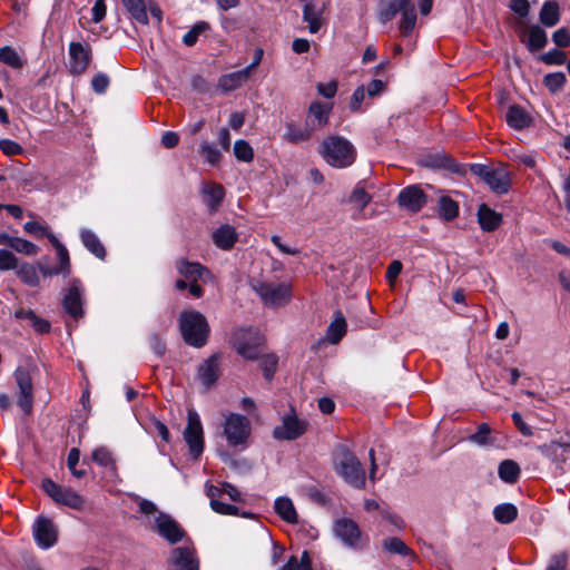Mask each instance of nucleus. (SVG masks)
<instances>
[{
  "label": "nucleus",
  "mask_w": 570,
  "mask_h": 570,
  "mask_svg": "<svg viewBox=\"0 0 570 570\" xmlns=\"http://www.w3.org/2000/svg\"><path fill=\"white\" fill-rule=\"evenodd\" d=\"M335 472L351 487L364 489L366 474L363 464L345 444H338L333 453Z\"/></svg>",
  "instance_id": "obj_1"
},
{
  "label": "nucleus",
  "mask_w": 570,
  "mask_h": 570,
  "mask_svg": "<svg viewBox=\"0 0 570 570\" xmlns=\"http://www.w3.org/2000/svg\"><path fill=\"white\" fill-rule=\"evenodd\" d=\"M179 330L184 342L196 348L206 345L210 332L206 317L195 309L180 313Z\"/></svg>",
  "instance_id": "obj_2"
},
{
  "label": "nucleus",
  "mask_w": 570,
  "mask_h": 570,
  "mask_svg": "<svg viewBox=\"0 0 570 570\" xmlns=\"http://www.w3.org/2000/svg\"><path fill=\"white\" fill-rule=\"evenodd\" d=\"M320 154L328 165L336 168L351 166L356 157L354 146L340 136L325 138L320 147Z\"/></svg>",
  "instance_id": "obj_3"
},
{
  "label": "nucleus",
  "mask_w": 570,
  "mask_h": 570,
  "mask_svg": "<svg viewBox=\"0 0 570 570\" xmlns=\"http://www.w3.org/2000/svg\"><path fill=\"white\" fill-rule=\"evenodd\" d=\"M250 287L259 296L263 304L269 307L285 306L292 298V287L285 283L274 284L253 279Z\"/></svg>",
  "instance_id": "obj_4"
},
{
  "label": "nucleus",
  "mask_w": 570,
  "mask_h": 570,
  "mask_svg": "<svg viewBox=\"0 0 570 570\" xmlns=\"http://www.w3.org/2000/svg\"><path fill=\"white\" fill-rule=\"evenodd\" d=\"M41 489L55 503L73 510H83L86 499L71 488L60 485L49 478L41 481Z\"/></svg>",
  "instance_id": "obj_5"
},
{
  "label": "nucleus",
  "mask_w": 570,
  "mask_h": 570,
  "mask_svg": "<svg viewBox=\"0 0 570 570\" xmlns=\"http://www.w3.org/2000/svg\"><path fill=\"white\" fill-rule=\"evenodd\" d=\"M230 343L237 354L246 360H258L263 353L259 337L252 330H236L230 337Z\"/></svg>",
  "instance_id": "obj_6"
},
{
  "label": "nucleus",
  "mask_w": 570,
  "mask_h": 570,
  "mask_svg": "<svg viewBox=\"0 0 570 570\" xmlns=\"http://www.w3.org/2000/svg\"><path fill=\"white\" fill-rule=\"evenodd\" d=\"M250 421L238 413H230L224 423V435L230 446L245 445L250 436Z\"/></svg>",
  "instance_id": "obj_7"
},
{
  "label": "nucleus",
  "mask_w": 570,
  "mask_h": 570,
  "mask_svg": "<svg viewBox=\"0 0 570 570\" xmlns=\"http://www.w3.org/2000/svg\"><path fill=\"white\" fill-rule=\"evenodd\" d=\"M184 440L188 445L191 458L198 460L204 451V432L199 415L195 410L188 411Z\"/></svg>",
  "instance_id": "obj_8"
},
{
  "label": "nucleus",
  "mask_w": 570,
  "mask_h": 570,
  "mask_svg": "<svg viewBox=\"0 0 570 570\" xmlns=\"http://www.w3.org/2000/svg\"><path fill=\"white\" fill-rule=\"evenodd\" d=\"M307 428V421L299 419L292 407L291 412L282 417V424L274 428L273 438L279 441H294L301 438Z\"/></svg>",
  "instance_id": "obj_9"
},
{
  "label": "nucleus",
  "mask_w": 570,
  "mask_h": 570,
  "mask_svg": "<svg viewBox=\"0 0 570 570\" xmlns=\"http://www.w3.org/2000/svg\"><path fill=\"white\" fill-rule=\"evenodd\" d=\"M13 376L18 387L17 404L26 415H30L33 410V385L30 372L24 367H18Z\"/></svg>",
  "instance_id": "obj_10"
},
{
  "label": "nucleus",
  "mask_w": 570,
  "mask_h": 570,
  "mask_svg": "<svg viewBox=\"0 0 570 570\" xmlns=\"http://www.w3.org/2000/svg\"><path fill=\"white\" fill-rule=\"evenodd\" d=\"M82 294V282L79 278H71L69 281L67 292L62 298V306L65 312L75 321H78L85 315V301Z\"/></svg>",
  "instance_id": "obj_11"
},
{
  "label": "nucleus",
  "mask_w": 570,
  "mask_h": 570,
  "mask_svg": "<svg viewBox=\"0 0 570 570\" xmlns=\"http://www.w3.org/2000/svg\"><path fill=\"white\" fill-rule=\"evenodd\" d=\"M32 534L37 544L42 549L53 547L58 541V528L47 517H38L32 525Z\"/></svg>",
  "instance_id": "obj_12"
},
{
  "label": "nucleus",
  "mask_w": 570,
  "mask_h": 570,
  "mask_svg": "<svg viewBox=\"0 0 570 570\" xmlns=\"http://www.w3.org/2000/svg\"><path fill=\"white\" fill-rule=\"evenodd\" d=\"M91 60L92 51L89 45L82 42H71L69 45V71L71 75L85 73Z\"/></svg>",
  "instance_id": "obj_13"
},
{
  "label": "nucleus",
  "mask_w": 570,
  "mask_h": 570,
  "mask_svg": "<svg viewBox=\"0 0 570 570\" xmlns=\"http://www.w3.org/2000/svg\"><path fill=\"white\" fill-rule=\"evenodd\" d=\"M428 203V195L421 186H406L397 195V204L411 213H419Z\"/></svg>",
  "instance_id": "obj_14"
},
{
  "label": "nucleus",
  "mask_w": 570,
  "mask_h": 570,
  "mask_svg": "<svg viewBox=\"0 0 570 570\" xmlns=\"http://www.w3.org/2000/svg\"><path fill=\"white\" fill-rule=\"evenodd\" d=\"M303 4V20L307 22L311 33H316L322 27V16L330 0H301Z\"/></svg>",
  "instance_id": "obj_15"
},
{
  "label": "nucleus",
  "mask_w": 570,
  "mask_h": 570,
  "mask_svg": "<svg viewBox=\"0 0 570 570\" xmlns=\"http://www.w3.org/2000/svg\"><path fill=\"white\" fill-rule=\"evenodd\" d=\"M156 530L160 537L175 544L185 537L184 529L170 515L159 512L155 519Z\"/></svg>",
  "instance_id": "obj_16"
},
{
  "label": "nucleus",
  "mask_w": 570,
  "mask_h": 570,
  "mask_svg": "<svg viewBox=\"0 0 570 570\" xmlns=\"http://www.w3.org/2000/svg\"><path fill=\"white\" fill-rule=\"evenodd\" d=\"M332 109V104L313 101L308 107L305 122L313 131L322 129L328 124Z\"/></svg>",
  "instance_id": "obj_17"
},
{
  "label": "nucleus",
  "mask_w": 570,
  "mask_h": 570,
  "mask_svg": "<svg viewBox=\"0 0 570 570\" xmlns=\"http://www.w3.org/2000/svg\"><path fill=\"white\" fill-rule=\"evenodd\" d=\"M335 534L348 547H356L361 538L357 523L351 519L342 518L334 523Z\"/></svg>",
  "instance_id": "obj_18"
},
{
  "label": "nucleus",
  "mask_w": 570,
  "mask_h": 570,
  "mask_svg": "<svg viewBox=\"0 0 570 570\" xmlns=\"http://www.w3.org/2000/svg\"><path fill=\"white\" fill-rule=\"evenodd\" d=\"M169 570H199L194 550L186 547L174 549Z\"/></svg>",
  "instance_id": "obj_19"
},
{
  "label": "nucleus",
  "mask_w": 570,
  "mask_h": 570,
  "mask_svg": "<svg viewBox=\"0 0 570 570\" xmlns=\"http://www.w3.org/2000/svg\"><path fill=\"white\" fill-rule=\"evenodd\" d=\"M410 6H412V0H381L379 3V19L382 23H386Z\"/></svg>",
  "instance_id": "obj_20"
},
{
  "label": "nucleus",
  "mask_w": 570,
  "mask_h": 570,
  "mask_svg": "<svg viewBox=\"0 0 570 570\" xmlns=\"http://www.w3.org/2000/svg\"><path fill=\"white\" fill-rule=\"evenodd\" d=\"M313 130L305 122V126L302 127L294 121H287L285 124V131L283 134V139L289 144L298 145L305 141H308L313 136Z\"/></svg>",
  "instance_id": "obj_21"
},
{
  "label": "nucleus",
  "mask_w": 570,
  "mask_h": 570,
  "mask_svg": "<svg viewBox=\"0 0 570 570\" xmlns=\"http://www.w3.org/2000/svg\"><path fill=\"white\" fill-rule=\"evenodd\" d=\"M212 237L215 246L223 250L232 249L236 242L238 240V234L236 229L228 224L219 226L213 233Z\"/></svg>",
  "instance_id": "obj_22"
},
{
  "label": "nucleus",
  "mask_w": 570,
  "mask_h": 570,
  "mask_svg": "<svg viewBox=\"0 0 570 570\" xmlns=\"http://www.w3.org/2000/svg\"><path fill=\"white\" fill-rule=\"evenodd\" d=\"M505 121L511 128L522 130L531 126L532 117L521 106L512 105L507 110Z\"/></svg>",
  "instance_id": "obj_23"
},
{
  "label": "nucleus",
  "mask_w": 570,
  "mask_h": 570,
  "mask_svg": "<svg viewBox=\"0 0 570 570\" xmlns=\"http://www.w3.org/2000/svg\"><path fill=\"white\" fill-rule=\"evenodd\" d=\"M485 184L495 194H507L511 188L510 173L502 167L493 168Z\"/></svg>",
  "instance_id": "obj_24"
},
{
  "label": "nucleus",
  "mask_w": 570,
  "mask_h": 570,
  "mask_svg": "<svg viewBox=\"0 0 570 570\" xmlns=\"http://www.w3.org/2000/svg\"><path fill=\"white\" fill-rule=\"evenodd\" d=\"M478 222L484 232H494L502 223V215L491 209L487 204H481L478 208Z\"/></svg>",
  "instance_id": "obj_25"
},
{
  "label": "nucleus",
  "mask_w": 570,
  "mask_h": 570,
  "mask_svg": "<svg viewBox=\"0 0 570 570\" xmlns=\"http://www.w3.org/2000/svg\"><path fill=\"white\" fill-rule=\"evenodd\" d=\"M219 376L218 357L212 355L198 368V377L204 386L209 389L216 383Z\"/></svg>",
  "instance_id": "obj_26"
},
{
  "label": "nucleus",
  "mask_w": 570,
  "mask_h": 570,
  "mask_svg": "<svg viewBox=\"0 0 570 570\" xmlns=\"http://www.w3.org/2000/svg\"><path fill=\"white\" fill-rule=\"evenodd\" d=\"M176 269L188 282L198 281L207 272V268L200 263L190 262L186 258L176 261Z\"/></svg>",
  "instance_id": "obj_27"
},
{
  "label": "nucleus",
  "mask_w": 570,
  "mask_h": 570,
  "mask_svg": "<svg viewBox=\"0 0 570 570\" xmlns=\"http://www.w3.org/2000/svg\"><path fill=\"white\" fill-rule=\"evenodd\" d=\"M346 320L341 311H335L334 320L330 323L326 330V340L331 344H337L346 334Z\"/></svg>",
  "instance_id": "obj_28"
},
{
  "label": "nucleus",
  "mask_w": 570,
  "mask_h": 570,
  "mask_svg": "<svg viewBox=\"0 0 570 570\" xmlns=\"http://www.w3.org/2000/svg\"><path fill=\"white\" fill-rule=\"evenodd\" d=\"M247 70L242 69L219 77L218 87L224 92L234 91L249 79Z\"/></svg>",
  "instance_id": "obj_29"
},
{
  "label": "nucleus",
  "mask_w": 570,
  "mask_h": 570,
  "mask_svg": "<svg viewBox=\"0 0 570 570\" xmlns=\"http://www.w3.org/2000/svg\"><path fill=\"white\" fill-rule=\"evenodd\" d=\"M83 246L97 258L105 259L107 252L98 236L90 229L83 228L80 232Z\"/></svg>",
  "instance_id": "obj_30"
},
{
  "label": "nucleus",
  "mask_w": 570,
  "mask_h": 570,
  "mask_svg": "<svg viewBox=\"0 0 570 570\" xmlns=\"http://www.w3.org/2000/svg\"><path fill=\"white\" fill-rule=\"evenodd\" d=\"M521 41L527 45L531 52H534L547 46L548 37L546 31L540 26L534 24L529 28L527 40L521 38Z\"/></svg>",
  "instance_id": "obj_31"
},
{
  "label": "nucleus",
  "mask_w": 570,
  "mask_h": 570,
  "mask_svg": "<svg viewBox=\"0 0 570 570\" xmlns=\"http://www.w3.org/2000/svg\"><path fill=\"white\" fill-rule=\"evenodd\" d=\"M539 19L544 27H554L560 21V8L558 2L546 1L541 7Z\"/></svg>",
  "instance_id": "obj_32"
},
{
  "label": "nucleus",
  "mask_w": 570,
  "mask_h": 570,
  "mask_svg": "<svg viewBox=\"0 0 570 570\" xmlns=\"http://www.w3.org/2000/svg\"><path fill=\"white\" fill-rule=\"evenodd\" d=\"M204 202L210 210H216L224 199L225 190L219 184H208L203 189Z\"/></svg>",
  "instance_id": "obj_33"
},
{
  "label": "nucleus",
  "mask_w": 570,
  "mask_h": 570,
  "mask_svg": "<svg viewBox=\"0 0 570 570\" xmlns=\"http://www.w3.org/2000/svg\"><path fill=\"white\" fill-rule=\"evenodd\" d=\"M130 17L141 24L148 23L147 7L144 0H121Z\"/></svg>",
  "instance_id": "obj_34"
},
{
  "label": "nucleus",
  "mask_w": 570,
  "mask_h": 570,
  "mask_svg": "<svg viewBox=\"0 0 570 570\" xmlns=\"http://www.w3.org/2000/svg\"><path fill=\"white\" fill-rule=\"evenodd\" d=\"M520 466L513 460H504L500 463L498 474L507 483L513 484L520 478Z\"/></svg>",
  "instance_id": "obj_35"
},
{
  "label": "nucleus",
  "mask_w": 570,
  "mask_h": 570,
  "mask_svg": "<svg viewBox=\"0 0 570 570\" xmlns=\"http://www.w3.org/2000/svg\"><path fill=\"white\" fill-rule=\"evenodd\" d=\"M275 511L284 521L288 523H297V513L291 499H276Z\"/></svg>",
  "instance_id": "obj_36"
},
{
  "label": "nucleus",
  "mask_w": 570,
  "mask_h": 570,
  "mask_svg": "<svg viewBox=\"0 0 570 570\" xmlns=\"http://www.w3.org/2000/svg\"><path fill=\"white\" fill-rule=\"evenodd\" d=\"M438 204H439L438 213L442 219H444L446 222H451L458 217L459 204L455 200H453L451 197L441 196Z\"/></svg>",
  "instance_id": "obj_37"
},
{
  "label": "nucleus",
  "mask_w": 570,
  "mask_h": 570,
  "mask_svg": "<svg viewBox=\"0 0 570 570\" xmlns=\"http://www.w3.org/2000/svg\"><path fill=\"white\" fill-rule=\"evenodd\" d=\"M493 517L501 524H509L518 517V509L512 503H502L494 508Z\"/></svg>",
  "instance_id": "obj_38"
},
{
  "label": "nucleus",
  "mask_w": 570,
  "mask_h": 570,
  "mask_svg": "<svg viewBox=\"0 0 570 570\" xmlns=\"http://www.w3.org/2000/svg\"><path fill=\"white\" fill-rule=\"evenodd\" d=\"M91 458L92 461L96 462L98 465L108 469L112 473L117 472L116 461L112 458L111 452L107 448H97L96 450L92 451Z\"/></svg>",
  "instance_id": "obj_39"
},
{
  "label": "nucleus",
  "mask_w": 570,
  "mask_h": 570,
  "mask_svg": "<svg viewBox=\"0 0 570 570\" xmlns=\"http://www.w3.org/2000/svg\"><path fill=\"white\" fill-rule=\"evenodd\" d=\"M425 166L431 168H442L452 173H460V165H458L451 157L445 155H436L425 160Z\"/></svg>",
  "instance_id": "obj_40"
},
{
  "label": "nucleus",
  "mask_w": 570,
  "mask_h": 570,
  "mask_svg": "<svg viewBox=\"0 0 570 570\" xmlns=\"http://www.w3.org/2000/svg\"><path fill=\"white\" fill-rule=\"evenodd\" d=\"M0 62L13 69H21L26 61L18 55L16 49L4 46L0 48Z\"/></svg>",
  "instance_id": "obj_41"
},
{
  "label": "nucleus",
  "mask_w": 570,
  "mask_h": 570,
  "mask_svg": "<svg viewBox=\"0 0 570 570\" xmlns=\"http://www.w3.org/2000/svg\"><path fill=\"white\" fill-rule=\"evenodd\" d=\"M17 275L18 277L27 285L29 286H38L39 285V276H38V272H37V268L29 264V263H24L20 266H18L17 268Z\"/></svg>",
  "instance_id": "obj_42"
},
{
  "label": "nucleus",
  "mask_w": 570,
  "mask_h": 570,
  "mask_svg": "<svg viewBox=\"0 0 570 570\" xmlns=\"http://www.w3.org/2000/svg\"><path fill=\"white\" fill-rule=\"evenodd\" d=\"M259 367L263 371L264 377L267 381H272L277 370L278 357L275 354H261Z\"/></svg>",
  "instance_id": "obj_43"
},
{
  "label": "nucleus",
  "mask_w": 570,
  "mask_h": 570,
  "mask_svg": "<svg viewBox=\"0 0 570 570\" xmlns=\"http://www.w3.org/2000/svg\"><path fill=\"white\" fill-rule=\"evenodd\" d=\"M401 14L402 18L399 28L402 36L406 37L413 31L416 23V12L414 6H410L407 9L402 11Z\"/></svg>",
  "instance_id": "obj_44"
},
{
  "label": "nucleus",
  "mask_w": 570,
  "mask_h": 570,
  "mask_svg": "<svg viewBox=\"0 0 570 570\" xmlns=\"http://www.w3.org/2000/svg\"><path fill=\"white\" fill-rule=\"evenodd\" d=\"M348 200L362 212L371 203L372 196L364 189V187L356 185L350 195Z\"/></svg>",
  "instance_id": "obj_45"
},
{
  "label": "nucleus",
  "mask_w": 570,
  "mask_h": 570,
  "mask_svg": "<svg viewBox=\"0 0 570 570\" xmlns=\"http://www.w3.org/2000/svg\"><path fill=\"white\" fill-rule=\"evenodd\" d=\"M234 155L237 158V160L244 163H250L254 159V150L252 146L243 139L235 141Z\"/></svg>",
  "instance_id": "obj_46"
},
{
  "label": "nucleus",
  "mask_w": 570,
  "mask_h": 570,
  "mask_svg": "<svg viewBox=\"0 0 570 570\" xmlns=\"http://www.w3.org/2000/svg\"><path fill=\"white\" fill-rule=\"evenodd\" d=\"M199 154L212 166H217L220 163V159H222L220 151L215 146L209 144L208 141H203L200 144Z\"/></svg>",
  "instance_id": "obj_47"
},
{
  "label": "nucleus",
  "mask_w": 570,
  "mask_h": 570,
  "mask_svg": "<svg viewBox=\"0 0 570 570\" xmlns=\"http://www.w3.org/2000/svg\"><path fill=\"white\" fill-rule=\"evenodd\" d=\"M567 79L563 72H551L544 76L543 83L552 94L560 91Z\"/></svg>",
  "instance_id": "obj_48"
},
{
  "label": "nucleus",
  "mask_w": 570,
  "mask_h": 570,
  "mask_svg": "<svg viewBox=\"0 0 570 570\" xmlns=\"http://www.w3.org/2000/svg\"><path fill=\"white\" fill-rule=\"evenodd\" d=\"M491 428L488 423H481L476 428V432L470 435V441L478 445H489L493 441L490 439Z\"/></svg>",
  "instance_id": "obj_49"
},
{
  "label": "nucleus",
  "mask_w": 570,
  "mask_h": 570,
  "mask_svg": "<svg viewBox=\"0 0 570 570\" xmlns=\"http://www.w3.org/2000/svg\"><path fill=\"white\" fill-rule=\"evenodd\" d=\"M10 247L18 253H22L29 256L37 255L39 252V247L37 245L20 237H12Z\"/></svg>",
  "instance_id": "obj_50"
},
{
  "label": "nucleus",
  "mask_w": 570,
  "mask_h": 570,
  "mask_svg": "<svg viewBox=\"0 0 570 570\" xmlns=\"http://www.w3.org/2000/svg\"><path fill=\"white\" fill-rule=\"evenodd\" d=\"M383 548L395 554L409 556L412 550L399 538H390L383 541Z\"/></svg>",
  "instance_id": "obj_51"
},
{
  "label": "nucleus",
  "mask_w": 570,
  "mask_h": 570,
  "mask_svg": "<svg viewBox=\"0 0 570 570\" xmlns=\"http://www.w3.org/2000/svg\"><path fill=\"white\" fill-rule=\"evenodd\" d=\"M209 29V24L205 21L197 22L184 37L183 42L187 47H193L197 40L198 37Z\"/></svg>",
  "instance_id": "obj_52"
},
{
  "label": "nucleus",
  "mask_w": 570,
  "mask_h": 570,
  "mask_svg": "<svg viewBox=\"0 0 570 570\" xmlns=\"http://www.w3.org/2000/svg\"><path fill=\"white\" fill-rule=\"evenodd\" d=\"M537 450H539L546 458L551 460L552 462L559 463V455L561 443L557 441H551L550 443H546L542 445H537Z\"/></svg>",
  "instance_id": "obj_53"
},
{
  "label": "nucleus",
  "mask_w": 570,
  "mask_h": 570,
  "mask_svg": "<svg viewBox=\"0 0 570 570\" xmlns=\"http://www.w3.org/2000/svg\"><path fill=\"white\" fill-rule=\"evenodd\" d=\"M541 60L546 65L561 66V65H563L566 62L567 55L562 50L552 49V50L546 52L544 55H542Z\"/></svg>",
  "instance_id": "obj_54"
},
{
  "label": "nucleus",
  "mask_w": 570,
  "mask_h": 570,
  "mask_svg": "<svg viewBox=\"0 0 570 570\" xmlns=\"http://www.w3.org/2000/svg\"><path fill=\"white\" fill-rule=\"evenodd\" d=\"M110 79L104 72L96 73L91 79V88L96 94H105L109 87Z\"/></svg>",
  "instance_id": "obj_55"
},
{
  "label": "nucleus",
  "mask_w": 570,
  "mask_h": 570,
  "mask_svg": "<svg viewBox=\"0 0 570 570\" xmlns=\"http://www.w3.org/2000/svg\"><path fill=\"white\" fill-rule=\"evenodd\" d=\"M17 267V257L8 249H0V271H10Z\"/></svg>",
  "instance_id": "obj_56"
},
{
  "label": "nucleus",
  "mask_w": 570,
  "mask_h": 570,
  "mask_svg": "<svg viewBox=\"0 0 570 570\" xmlns=\"http://www.w3.org/2000/svg\"><path fill=\"white\" fill-rule=\"evenodd\" d=\"M59 259V267L62 271V276H69L71 273L70 256L66 246L56 249Z\"/></svg>",
  "instance_id": "obj_57"
},
{
  "label": "nucleus",
  "mask_w": 570,
  "mask_h": 570,
  "mask_svg": "<svg viewBox=\"0 0 570 570\" xmlns=\"http://www.w3.org/2000/svg\"><path fill=\"white\" fill-rule=\"evenodd\" d=\"M509 8L521 19L527 18L530 13V2L528 0H509Z\"/></svg>",
  "instance_id": "obj_58"
},
{
  "label": "nucleus",
  "mask_w": 570,
  "mask_h": 570,
  "mask_svg": "<svg viewBox=\"0 0 570 570\" xmlns=\"http://www.w3.org/2000/svg\"><path fill=\"white\" fill-rule=\"evenodd\" d=\"M337 87H338L337 81L331 80L326 83L318 82L316 85V90H317L318 95L323 96L326 99H331V98L335 97V95L337 92Z\"/></svg>",
  "instance_id": "obj_59"
},
{
  "label": "nucleus",
  "mask_w": 570,
  "mask_h": 570,
  "mask_svg": "<svg viewBox=\"0 0 570 570\" xmlns=\"http://www.w3.org/2000/svg\"><path fill=\"white\" fill-rule=\"evenodd\" d=\"M0 150L7 156H17L23 153V148L11 139H1Z\"/></svg>",
  "instance_id": "obj_60"
},
{
  "label": "nucleus",
  "mask_w": 570,
  "mask_h": 570,
  "mask_svg": "<svg viewBox=\"0 0 570 570\" xmlns=\"http://www.w3.org/2000/svg\"><path fill=\"white\" fill-rule=\"evenodd\" d=\"M553 42L561 48L570 47V30L568 28H560L552 35Z\"/></svg>",
  "instance_id": "obj_61"
},
{
  "label": "nucleus",
  "mask_w": 570,
  "mask_h": 570,
  "mask_svg": "<svg viewBox=\"0 0 570 570\" xmlns=\"http://www.w3.org/2000/svg\"><path fill=\"white\" fill-rule=\"evenodd\" d=\"M365 99V89L363 86L357 87L352 97L350 102V109L352 112H358L361 111V106Z\"/></svg>",
  "instance_id": "obj_62"
},
{
  "label": "nucleus",
  "mask_w": 570,
  "mask_h": 570,
  "mask_svg": "<svg viewBox=\"0 0 570 570\" xmlns=\"http://www.w3.org/2000/svg\"><path fill=\"white\" fill-rule=\"evenodd\" d=\"M107 6L105 0H96L91 9V21L99 23L106 17Z\"/></svg>",
  "instance_id": "obj_63"
},
{
  "label": "nucleus",
  "mask_w": 570,
  "mask_h": 570,
  "mask_svg": "<svg viewBox=\"0 0 570 570\" xmlns=\"http://www.w3.org/2000/svg\"><path fill=\"white\" fill-rule=\"evenodd\" d=\"M568 557L566 553H557L551 557L546 570H566Z\"/></svg>",
  "instance_id": "obj_64"
}]
</instances>
